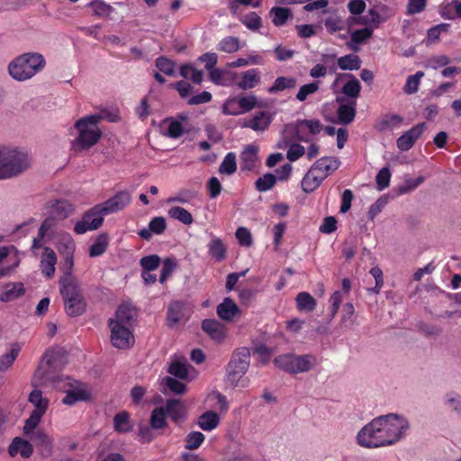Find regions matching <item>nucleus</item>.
Returning <instances> with one entry per match:
<instances>
[{"instance_id": "f257e3e1", "label": "nucleus", "mask_w": 461, "mask_h": 461, "mask_svg": "<svg viewBox=\"0 0 461 461\" xmlns=\"http://www.w3.org/2000/svg\"><path fill=\"white\" fill-rule=\"evenodd\" d=\"M411 429L409 419L400 413H387L373 419L356 437L357 443L366 448L393 446L403 440Z\"/></svg>"}, {"instance_id": "f03ea898", "label": "nucleus", "mask_w": 461, "mask_h": 461, "mask_svg": "<svg viewBox=\"0 0 461 461\" xmlns=\"http://www.w3.org/2000/svg\"><path fill=\"white\" fill-rule=\"evenodd\" d=\"M135 310L130 304H122L109 320L111 343L118 349H128L134 345L132 332Z\"/></svg>"}, {"instance_id": "7ed1b4c3", "label": "nucleus", "mask_w": 461, "mask_h": 461, "mask_svg": "<svg viewBox=\"0 0 461 461\" xmlns=\"http://www.w3.org/2000/svg\"><path fill=\"white\" fill-rule=\"evenodd\" d=\"M118 116L107 110H102L97 113L82 117L75 122L77 137L73 142L76 149H86L95 145L101 139L102 132L98 124L103 120L116 122Z\"/></svg>"}, {"instance_id": "20e7f679", "label": "nucleus", "mask_w": 461, "mask_h": 461, "mask_svg": "<svg viewBox=\"0 0 461 461\" xmlns=\"http://www.w3.org/2000/svg\"><path fill=\"white\" fill-rule=\"evenodd\" d=\"M59 291L64 300L68 315L75 317L86 311V300L83 296L79 281L73 273L63 274L59 278Z\"/></svg>"}, {"instance_id": "39448f33", "label": "nucleus", "mask_w": 461, "mask_h": 461, "mask_svg": "<svg viewBox=\"0 0 461 461\" xmlns=\"http://www.w3.org/2000/svg\"><path fill=\"white\" fill-rule=\"evenodd\" d=\"M32 164L28 152L7 146H0V180L9 179L27 170Z\"/></svg>"}, {"instance_id": "423d86ee", "label": "nucleus", "mask_w": 461, "mask_h": 461, "mask_svg": "<svg viewBox=\"0 0 461 461\" xmlns=\"http://www.w3.org/2000/svg\"><path fill=\"white\" fill-rule=\"evenodd\" d=\"M45 65L46 61L41 54L27 52L11 61L8 71L14 80L25 81L40 73Z\"/></svg>"}, {"instance_id": "0eeeda50", "label": "nucleus", "mask_w": 461, "mask_h": 461, "mask_svg": "<svg viewBox=\"0 0 461 461\" xmlns=\"http://www.w3.org/2000/svg\"><path fill=\"white\" fill-rule=\"evenodd\" d=\"M275 365L285 372L290 374L305 373L317 366L315 356L307 354L297 356L294 354H284L274 359Z\"/></svg>"}, {"instance_id": "6e6552de", "label": "nucleus", "mask_w": 461, "mask_h": 461, "mask_svg": "<svg viewBox=\"0 0 461 461\" xmlns=\"http://www.w3.org/2000/svg\"><path fill=\"white\" fill-rule=\"evenodd\" d=\"M323 130V124L317 119L297 120L285 126L283 134H294L299 141L309 143Z\"/></svg>"}, {"instance_id": "1a4fd4ad", "label": "nucleus", "mask_w": 461, "mask_h": 461, "mask_svg": "<svg viewBox=\"0 0 461 461\" xmlns=\"http://www.w3.org/2000/svg\"><path fill=\"white\" fill-rule=\"evenodd\" d=\"M29 402L32 404L34 409L30 417L25 420L23 426L24 435H29L33 429H36L41 420V418L46 413L50 403L49 399L43 397L42 392L38 389H34L31 392L29 395Z\"/></svg>"}, {"instance_id": "9d476101", "label": "nucleus", "mask_w": 461, "mask_h": 461, "mask_svg": "<svg viewBox=\"0 0 461 461\" xmlns=\"http://www.w3.org/2000/svg\"><path fill=\"white\" fill-rule=\"evenodd\" d=\"M250 352L247 348H239L232 356L227 367L228 382L237 386L249 366Z\"/></svg>"}, {"instance_id": "9b49d317", "label": "nucleus", "mask_w": 461, "mask_h": 461, "mask_svg": "<svg viewBox=\"0 0 461 461\" xmlns=\"http://www.w3.org/2000/svg\"><path fill=\"white\" fill-rule=\"evenodd\" d=\"M58 387L66 392L62 402L67 405H73L79 401L88 400L90 397L89 392L83 385L68 377L59 376Z\"/></svg>"}, {"instance_id": "f8f14e48", "label": "nucleus", "mask_w": 461, "mask_h": 461, "mask_svg": "<svg viewBox=\"0 0 461 461\" xmlns=\"http://www.w3.org/2000/svg\"><path fill=\"white\" fill-rule=\"evenodd\" d=\"M103 211L97 204L92 209L85 212L82 219L75 223L74 231L77 234L82 235L87 231L97 230L104 221Z\"/></svg>"}, {"instance_id": "ddd939ff", "label": "nucleus", "mask_w": 461, "mask_h": 461, "mask_svg": "<svg viewBox=\"0 0 461 461\" xmlns=\"http://www.w3.org/2000/svg\"><path fill=\"white\" fill-rule=\"evenodd\" d=\"M58 250L63 258L61 269L63 274L73 273L76 243L70 234L65 233L58 240Z\"/></svg>"}, {"instance_id": "4468645a", "label": "nucleus", "mask_w": 461, "mask_h": 461, "mask_svg": "<svg viewBox=\"0 0 461 461\" xmlns=\"http://www.w3.org/2000/svg\"><path fill=\"white\" fill-rule=\"evenodd\" d=\"M131 196L130 193L122 191L98 205L101 207L103 214L108 215L122 210L131 203Z\"/></svg>"}, {"instance_id": "2eb2a0df", "label": "nucleus", "mask_w": 461, "mask_h": 461, "mask_svg": "<svg viewBox=\"0 0 461 461\" xmlns=\"http://www.w3.org/2000/svg\"><path fill=\"white\" fill-rule=\"evenodd\" d=\"M26 436L33 441L41 456L49 457L52 455L54 448L53 438L44 430L33 429L32 433Z\"/></svg>"}, {"instance_id": "dca6fc26", "label": "nucleus", "mask_w": 461, "mask_h": 461, "mask_svg": "<svg viewBox=\"0 0 461 461\" xmlns=\"http://www.w3.org/2000/svg\"><path fill=\"white\" fill-rule=\"evenodd\" d=\"M426 128V124L424 122L418 123L409 131H405L402 135H401L396 141L397 148L401 151H407L411 149L415 141L420 137Z\"/></svg>"}, {"instance_id": "f3484780", "label": "nucleus", "mask_w": 461, "mask_h": 461, "mask_svg": "<svg viewBox=\"0 0 461 461\" xmlns=\"http://www.w3.org/2000/svg\"><path fill=\"white\" fill-rule=\"evenodd\" d=\"M168 372L179 379H192L194 377V369L188 365L184 357H175L168 368Z\"/></svg>"}, {"instance_id": "a211bd4d", "label": "nucleus", "mask_w": 461, "mask_h": 461, "mask_svg": "<svg viewBox=\"0 0 461 461\" xmlns=\"http://www.w3.org/2000/svg\"><path fill=\"white\" fill-rule=\"evenodd\" d=\"M32 453V444L21 437H15L8 447V454L12 457L19 456L23 458H29Z\"/></svg>"}, {"instance_id": "6ab92c4d", "label": "nucleus", "mask_w": 461, "mask_h": 461, "mask_svg": "<svg viewBox=\"0 0 461 461\" xmlns=\"http://www.w3.org/2000/svg\"><path fill=\"white\" fill-rule=\"evenodd\" d=\"M190 310L187 305L182 302L175 301L168 305L167 321L169 326H174L182 320L187 318Z\"/></svg>"}, {"instance_id": "aec40b11", "label": "nucleus", "mask_w": 461, "mask_h": 461, "mask_svg": "<svg viewBox=\"0 0 461 461\" xmlns=\"http://www.w3.org/2000/svg\"><path fill=\"white\" fill-rule=\"evenodd\" d=\"M210 80L218 86H230L236 83L238 74L227 69H221L215 68L213 70L209 72Z\"/></svg>"}, {"instance_id": "412c9836", "label": "nucleus", "mask_w": 461, "mask_h": 461, "mask_svg": "<svg viewBox=\"0 0 461 461\" xmlns=\"http://www.w3.org/2000/svg\"><path fill=\"white\" fill-rule=\"evenodd\" d=\"M287 135L288 134H283L282 140L277 143V148H288L286 158L291 162H294L302 158L305 154V149L303 145L299 143H291V141L287 140Z\"/></svg>"}, {"instance_id": "4be33fe9", "label": "nucleus", "mask_w": 461, "mask_h": 461, "mask_svg": "<svg viewBox=\"0 0 461 461\" xmlns=\"http://www.w3.org/2000/svg\"><path fill=\"white\" fill-rule=\"evenodd\" d=\"M58 217L50 216L46 218L41 223L39 229L38 238L33 239L32 249L33 250L42 246L41 240L44 237H50L53 233V230L56 228Z\"/></svg>"}, {"instance_id": "5701e85b", "label": "nucleus", "mask_w": 461, "mask_h": 461, "mask_svg": "<svg viewBox=\"0 0 461 461\" xmlns=\"http://www.w3.org/2000/svg\"><path fill=\"white\" fill-rule=\"evenodd\" d=\"M202 329L217 342L222 341L226 336L224 326L216 320H204L202 322Z\"/></svg>"}, {"instance_id": "b1692460", "label": "nucleus", "mask_w": 461, "mask_h": 461, "mask_svg": "<svg viewBox=\"0 0 461 461\" xmlns=\"http://www.w3.org/2000/svg\"><path fill=\"white\" fill-rule=\"evenodd\" d=\"M261 80L260 71L257 68L246 70L240 74V78L235 84L242 90L257 86Z\"/></svg>"}, {"instance_id": "393cba45", "label": "nucleus", "mask_w": 461, "mask_h": 461, "mask_svg": "<svg viewBox=\"0 0 461 461\" xmlns=\"http://www.w3.org/2000/svg\"><path fill=\"white\" fill-rule=\"evenodd\" d=\"M56 263V253L53 249L45 247L41 259V268L42 274L47 277L53 276L55 273Z\"/></svg>"}, {"instance_id": "a878e982", "label": "nucleus", "mask_w": 461, "mask_h": 461, "mask_svg": "<svg viewBox=\"0 0 461 461\" xmlns=\"http://www.w3.org/2000/svg\"><path fill=\"white\" fill-rule=\"evenodd\" d=\"M325 178L312 166L302 181V188L305 193L313 192Z\"/></svg>"}, {"instance_id": "bb28decb", "label": "nucleus", "mask_w": 461, "mask_h": 461, "mask_svg": "<svg viewBox=\"0 0 461 461\" xmlns=\"http://www.w3.org/2000/svg\"><path fill=\"white\" fill-rule=\"evenodd\" d=\"M24 286L21 282H10L4 285L0 294V301L7 303L13 301L24 294Z\"/></svg>"}, {"instance_id": "cd10ccee", "label": "nucleus", "mask_w": 461, "mask_h": 461, "mask_svg": "<svg viewBox=\"0 0 461 461\" xmlns=\"http://www.w3.org/2000/svg\"><path fill=\"white\" fill-rule=\"evenodd\" d=\"M258 149L255 145L247 146L240 155V168L243 171H251L255 168L258 162Z\"/></svg>"}, {"instance_id": "c85d7f7f", "label": "nucleus", "mask_w": 461, "mask_h": 461, "mask_svg": "<svg viewBox=\"0 0 461 461\" xmlns=\"http://www.w3.org/2000/svg\"><path fill=\"white\" fill-rule=\"evenodd\" d=\"M240 313L238 305L230 298H225L221 303L217 306L218 316L224 321H232Z\"/></svg>"}, {"instance_id": "c756f323", "label": "nucleus", "mask_w": 461, "mask_h": 461, "mask_svg": "<svg viewBox=\"0 0 461 461\" xmlns=\"http://www.w3.org/2000/svg\"><path fill=\"white\" fill-rule=\"evenodd\" d=\"M166 220L163 217L153 218L149 224V228H144L139 231V235L146 240H149L152 234H161L166 230Z\"/></svg>"}, {"instance_id": "7c9ffc66", "label": "nucleus", "mask_w": 461, "mask_h": 461, "mask_svg": "<svg viewBox=\"0 0 461 461\" xmlns=\"http://www.w3.org/2000/svg\"><path fill=\"white\" fill-rule=\"evenodd\" d=\"M312 167H315L324 178H326L329 175L339 168V161L336 158L324 157L318 159Z\"/></svg>"}, {"instance_id": "2f4dec72", "label": "nucleus", "mask_w": 461, "mask_h": 461, "mask_svg": "<svg viewBox=\"0 0 461 461\" xmlns=\"http://www.w3.org/2000/svg\"><path fill=\"white\" fill-rule=\"evenodd\" d=\"M160 131L163 135L176 139L179 138L183 132L184 128L182 123L173 118L165 119L160 124Z\"/></svg>"}, {"instance_id": "473e14b6", "label": "nucleus", "mask_w": 461, "mask_h": 461, "mask_svg": "<svg viewBox=\"0 0 461 461\" xmlns=\"http://www.w3.org/2000/svg\"><path fill=\"white\" fill-rule=\"evenodd\" d=\"M221 418L213 411H206L199 416L197 424L204 431H212L220 424Z\"/></svg>"}, {"instance_id": "72a5a7b5", "label": "nucleus", "mask_w": 461, "mask_h": 461, "mask_svg": "<svg viewBox=\"0 0 461 461\" xmlns=\"http://www.w3.org/2000/svg\"><path fill=\"white\" fill-rule=\"evenodd\" d=\"M209 255L216 261H222L226 258L227 249L222 240L212 236V240L207 245Z\"/></svg>"}, {"instance_id": "f704fd0d", "label": "nucleus", "mask_w": 461, "mask_h": 461, "mask_svg": "<svg viewBox=\"0 0 461 461\" xmlns=\"http://www.w3.org/2000/svg\"><path fill=\"white\" fill-rule=\"evenodd\" d=\"M113 429L116 432L121 434L128 433L132 430L133 424L127 411H123L115 414L113 417Z\"/></svg>"}, {"instance_id": "c9c22d12", "label": "nucleus", "mask_w": 461, "mask_h": 461, "mask_svg": "<svg viewBox=\"0 0 461 461\" xmlns=\"http://www.w3.org/2000/svg\"><path fill=\"white\" fill-rule=\"evenodd\" d=\"M271 123V117L267 112H258L249 122H245V126L251 128L256 131H262L267 129Z\"/></svg>"}, {"instance_id": "e433bc0d", "label": "nucleus", "mask_w": 461, "mask_h": 461, "mask_svg": "<svg viewBox=\"0 0 461 461\" xmlns=\"http://www.w3.org/2000/svg\"><path fill=\"white\" fill-rule=\"evenodd\" d=\"M297 86V79L294 77H278L268 88V93L276 94L287 89H293Z\"/></svg>"}, {"instance_id": "4c0bfd02", "label": "nucleus", "mask_w": 461, "mask_h": 461, "mask_svg": "<svg viewBox=\"0 0 461 461\" xmlns=\"http://www.w3.org/2000/svg\"><path fill=\"white\" fill-rule=\"evenodd\" d=\"M296 307L299 312H312L317 305L316 300L307 292H301L295 297Z\"/></svg>"}, {"instance_id": "58836bf2", "label": "nucleus", "mask_w": 461, "mask_h": 461, "mask_svg": "<svg viewBox=\"0 0 461 461\" xmlns=\"http://www.w3.org/2000/svg\"><path fill=\"white\" fill-rule=\"evenodd\" d=\"M240 48V39L232 36L224 37L216 46L217 50L229 54L237 52Z\"/></svg>"}, {"instance_id": "ea45409f", "label": "nucleus", "mask_w": 461, "mask_h": 461, "mask_svg": "<svg viewBox=\"0 0 461 461\" xmlns=\"http://www.w3.org/2000/svg\"><path fill=\"white\" fill-rule=\"evenodd\" d=\"M20 346L18 344H14L8 352L0 357V372H5L13 366L20 353Z\"/></svg>"}, {"instance_id": "a19ab883", "label": "nucleus", "mask_w": 461, "mask_h": 461, "mask_svg": "<svg viewBox=\"0 0 461 461\" xmlns=\"http://www.w3.org/2000/svg\"><path fill=\"white\" fill-rule=\"evenodd\" d=\"M22 259L21 252L14 247V251L8 256L5 260L6 265L0 267V272L3 273V277L11 275L20 265Z\"/></svg>"}, {"instance_id": "79ce46f5", "label": "nucleus", "mask_w": 461, "mask_h": 461, "mask_svg": "<svg viewBox=\"0 0 461 461\" xmlns=\"http://www.w3.org/2000/svg\"><path fill=\"white\" fill-rule=\"evenodd\" d=\"M403 122L402 116L398 114H386L383 116L377 123L379 131H388L399 128Z\"/></svg>"}, {"instance_id": "37998d69", "label": "nucleus", "mask_w": 461, "mask_h": 461, "mask_svg": "<svg viewBox=\"0 0 461 461\" xmlns=\"http://www.w3.org/2000/svg\"><path fill=\"white\" fill-rule=\"evenodd\" d=\"M167 214L170 218L176 220L185 225H191L194 221L191 212L180 206L170 207L167 211Z\"/></svg>"}, {"instance_id": "c03bdc74", "label": "nucleus", "mask_w": 461, "mask_h": 461, "mask_svg": "<svg viewBox=\"0 0 461 461\" xmlns=\"http://www.w3.org/2000/svg\"><path fill=\"white\" fill-rule=\"evenodd\" d=\"M338 66L342 70H357L361 67V60L357 55L348 54L338 59Z\"/></svg>"}, {"instance_id": "a18cd8bd", "label": "nucleus", "mask_w": 461, "mask_h": 461, "mask_svg": "<svg viewBox=\"0 0 461 461\" xmlns=\"http://www.w3.org/2000/svg\"><path fill=\"white\" fill-rule=\"evenodd\" d=\"M350 78L342 87V93L349 98L357 99L359 96L361 85L351 74L346 75Z\"/></svg>"}, {"instance_id": "49530a36", "label": "nucleus", "mask_w": 461, "mask_h": 461, "mask_svg": "<svg viewBox=\"0 0 461 461\" xmlns=\"http://www.w3.org/2000/svg\"><path fill=\"white\" fill-rule=\"evenodd\" d=\"M93 14L98 17H108L113 11V8L103 0H93L87 5Z\"/></svg>"}, {"instance_id": "de8ad7c7", "label": "nucleus", "mask_w": 461, "mask_h": 461, "mask_svg": "<svg viewBox=\"0 0 461 461\" xmlns=\"http://www.w3.org/2000/svg\"><path fill=\"white\" fill-rule=\"evenodd\" d=\"M180 75L186 79H191L194 84H200L203 79V72L196 69L191 64L183 65L180 68Z\"/></svg>"}, {"instance_id": "09e8293b", "label": "nucleus", "mask_w": 461, "mask_h": 461, "mask_svg": "<svg viewBox=\"0 0 461 461\" xmlns=\"http://www.w3.org/2000/svg\"><path fill=\"white\" fill-rule=\"evenodd\" d=\"M356 101L350 104H340L338 109V117L340 122L348 124L351 122L356 116Z\"/></svg>"}, {"instance_id": "8fccbe9b", "label": "nucleus", "mask_w": 461, "mask_h": 461, "mask_svg": "<svg viewBox=\"0 0 461 461\" xmlns=\"http://www.w3.org/2000/svg\"><path fill=\"white\" fill-rule=\"evenodd\" d=\"M108 246V238L106 235H99L89 248V256L92 258L103 255Z\"/></svg>"}, {"instance_id": "3c124183", "label": "nucleus", "mask_w": 461, "mask_h": 461, "mask_svg": "<svg viewBox=\"0 0 461 461\" xmlns=\"http://www.w3.org/2000/svg\"><path fill=\"white\" fill-rule=\"evenodd\" d=\"M167 415L171 417L174 420H178L184 415V406L180 400H169L164 408Z\"/></svg>"}, {"instance_id": "603ef678", "label": "nucleus", "mask_w": 461, "mask_h": 461, "mask_svg": "<svg viewBox=\"0 0 461 461\" xmlns=\"http://www.w3.org/2000/svg\"><path fill=\"white\" fill-rule=\"evenodd\" d=\"M424 77L422 71H417L414 75L407 77L403 86V92L407 95H412L418 92L421 78Z\"/></svg>"}, {"instance_id": "864d4df0", "label": "nucleus", "mask_w": 461, "mask_h": 461, "mask_svg": "<svg viewBox=\"0 0 461 461\" xmlns=\"http://www.w3.org/2000/svg\"><path fill=\"white\" fill-rule=\"evenodd\" d=\"M237 169L236 155L229 152L219 167V172L225 175H232Z\"/></svg>"}, {"instance_id": "5fc2aeb1", "label": "nucleus", "mask_w": 461, "mask_h": 461, "mask_svg": "<svg viewBox=\"0 0 461 461\" xmlns=\"http://www.w3.org/2000/svg\"><path fill=\"white\" fill-rule=\"evenodd\" d=\"M272 22L276 26H282L291 16L289 9L284 7H273L270 11Z\"/></svg>"}, {"instance_id": "6e6d98bb", "label": "nucleus", "mask_w": 461, "mask_h": 461, "mask_svg": "<svg viewBox=\"0 0 461 461\" xmlns=\"http://www.w3.org/2000/svg\"><path fill=\"white\" fill-rule=\"evenodd\" d=\"M204 435L200 431H192L188 433L185 439V447L186 449H197L204 441Z\"/></svg>"}, {"instance_id": "4d7b16f0", "label": "nucleus", "mask_w": 461, "mask_h": 461, "mask_svg": "<svg viewBox=\"0 0 461 461\" xmlns=\"http://www.w3.org/2000/svg\"><path fill=\"white\" fill-rule=\"evenodd\" d=\"M196 196V192L192 190L184 189L177 192L175 195L167 198V203H187L193 198Z\"/></svg>"}, {"instance_id": "13d9d810", "label": "nucleus", "mask_w": 461, "mask_h": 461, "mask_svg": "<svg viewBox=\"0 0 461 461\" xmlns=\"http://www.w3.org/2000/svg\"><path fill=\"white\" fill-rule=\"evenodd\" d=\"M222 113L226 115H239L241 114L238 96L230 97L222 104Z\"/></svg>"}, {"instance_id": "bf43d9fd", "label": "nucleus", "mask_w": 461, "mask_h": 461, "mask_svg": "<svg viewBox=\"0 0 461 461\" xmlns=\"http://www.w3.org/2000/svg\"><path fill=\"white\" fill-rule=\"evenodd\" d=\"M167 412L163 407L156 408L150 417V424L153 429H162L166 425Z\"/></svg>"}, {"instance_id": "052dcab7", "label": "nucleus", "mask_w": 461, "mask_h": 461, "mask_svg": "<svg viewBox=\"0 0 461 461\" xmlns=\"http://www.w3.org/2000/svg\"><path fill=\"white\" fill-rule=\"evenodd\" d=\"M319 89V82H312L302 86L296 94V99L303 102L311 95L316 93Z\"/></svg>"}, {"instance_id": "680f3d73", "label": "nucleus", "mask_w": 461, "mask_h": 461, "mask_svg": "<svg viewBox=\"0 0 461 461\" xmlns=\"http://www.w3.org/2000/svg\"><path fill=\"white\" fill-rule=\"evenodd\" d=\"M276 183V176L273 174H266L256 182V187L259 192H266L271 189Z\"/></svg>"}, {"instance_id": "e2e57ef3", "label": "nucleus", "mask_w": 461, "mask_h": 461, "mask_svg": "<svg viewBox=\"0 0 461 461\" xmlns=\"http://www.w3.org/2000/svg\"><path fill=\"white\" fill-rule=\"evenodd\" d=\"M391 176L392 175L388 167H383L379 170L375 176V183L379 191H382L389 186Z\"/></svg>"}, {"instance_id": "0e129e2a", "label": "nucleus", "mask_w": 461, "mask_h": 461, "mask_svg": "<svg viewBox=\"0 0 461 461\" xmlns=\"http://www.w3.org/2000/svg\"><path fill=\"white\" fill-rule=\"evenodd\" d=\"M156 66L162 73L167 76H174L176 73L175 64L172 60L160 57L156 60Z\"/></svg>"}, {"instance_id": "69168bd1", "label": "nucleus", "mask_w": 461, "mask_h": 461, "mask_svg": "<svg viewBox=\"0 0 461 461\" xmlns=\"http://www.w3.org/2000/svg\"><path fill=\"white\" fill-rule=\"evenodd\" d=\"M235 236L240 243L243 247H250L253 243L252 235L249 229L245 227H240L237 229Z\"/></svg>"}, {"instance_id": "338daca9", "label": "nucleus", "mask_w": 461, "mask_h": 461, "mask_svg": "<svg viewBox=\"0 0 461 461\" xmlns=\"http://www.w3.org/2000/svg\"><path fill=\"white\" fill-rule=\"evenodd\" d=\"M241 23L250 30H258L261 26V18L255 13L251 12L241 18Z\"/></svg>"}, {"instance_id": "774afa93", "label": "nucleus", "mask_w": 461, "mask_h": 461, "mask_svg": "<svg viewBox=\"0 0 461 461\" xmlns=\"http://www.w3.org/2000/svg\"><path fill=\"white\" fill-rule=\"evenodd\" d=\"M446 404L452 411L461 416V396L456 393H449L446 395Z\"/></svg>"}]
</instances>
